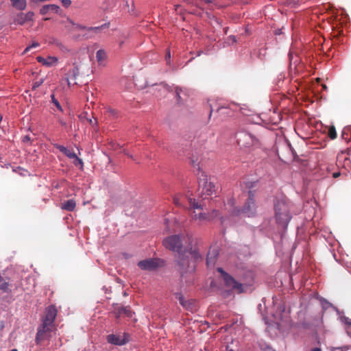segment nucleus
<instances>
[{
  "label": "nucleus",
  "mask_w": 351,
  "mask_h": 351,
  "mask_svg": "<svg viewBox=\"0 0 351 351\" xmlns=\"http://www.w3.org/2000/svg\"><path fill=\"white\" fill-rule=\"evenodd\" d=\"M52 326H51L47 323L42 322L41 325L38 328L35 339L36 343L37 344H39L43 340H44L45 333L51 331Z\"/></svg>",
  "instance_id": "9b49d317"
},
{
  "label": "nucleus",
  "mask_w": 351,
  "mask_h": 351,
  "mask_svg": "<svg viewBox=\"0 0 351 351\" xmlns=\"http://www.w3.org/2000/svg\"><path fill=\"white\" fill-rule=\"evenodd\" d=\"M124 152H125V154L126 155H128L130 158H133V156H132V155H130V154H129L128 152H126L125 151H124Z\"/></svg>",
  "instance_id": "37998d69"
},
{
  "label": "nucleus",
  "mask_w": 351,
  "mask_h": 351,
  "mask_svg": "<svg viewBox=\"0 0 351 351\" xmlns=\"http://www.w3.org/2000/svg\"><path fill=\"white\" fill-rule=\"evenodd\" d=\"M256 211V204L254 200V195L252 191H250L248 193V198L245 203L241 212L248 217L253 215Z\"/></svg>",
  "instance_id": "1a4fd4ad"
},
{
  "label": "nucleus",
  "mask_w": 351,
  "mask_h": 351,
  "mask_svg": "<svg viewBox=\"0 0 351 351\" xmlns=\"http://www.w3.org/2000/svg\"><path fill=\"white\" fill-rule=\"evenodd\" d=\"M107 341L109 343L117 345V346H123L127 343L130 340L129 334L124 332L122 335H108L107 336Z\"/></svg>",
  "instance_id": "9d476101"
},
{
  "label": "nucleus",
  "mask_w": 351,
  "mask_h": 351,
  "mask_svg": "<svg viewBox=\"0 0 351 351\" xmlns=\"http://www.w3.org/2000/svg\"><path fill=\"white\" fill-rule=\"evenodd\" d=\"M107 58L106 53L103 49H99L96 53V58L99 64H102Z\"/></svg>",
  "instance_id": "4be33fe9"
},
{
  "label": "nucleus",
  "mask_w": 351,
  "mask_h": 351,
  "mask_svg": "<svg viewBox=\"0 0 351 351\" xmlns=\"http://www.w3.org/2000/svg\"><path fill=\"white\" fill-rule=\"evenodd\" d=\"M182 92V88H176V95H177V97L178 99H179L180 98V93Z\"/></svg>",
  "instance_id": "f704fd0d"
},
{
  "label": "nucleus",
  "mask_w": 351,
  "mask_h": 351,
  "mask_svg": "<svg viewBox=\"0 0 351 351\" xmlns=\"http://www.w3.org/2000/svg\"><path fill=\"white\" fill-rule=\"evenodd\" d=\"M36 60L39 63L43 64L47 66H51L57 64L58 59L54 56H48L47 58H45L42 56L36 57Z\"/></svg>",
  "instance_id": "f3484780"
},
{
  "label": "nucleus",
  "mask_w": 351,
  "mask_h": 351,
  "mask_svg": "<svg viewBox=\"0 0 351 351\" xmlns=\"http://www.w3.org/2000/svg\"><path fill=\"white\" fill-rule=\"evenodd\" d=\"M61 2L62 5L66 8H68L71 4V0H61Z\"/></svg>",
  "instance_id": "72a5a7b5"
},
{
  "label": "nucleus",
  "mask_w": 351,
  "mask_h": 351,
  "mask_svg": "<svg viewBox=\"0 0 351 351\" xmlns=\"http://www.w3.org/2000/svg\"><path fill=\"white\" fill-rule=\"evenodd\" d=\"M12 5L19 10H23L26 8V0H10Z\"/></svg>",
  "instance_id": "412c9836"
},
{
  "label": "nucleus",
  "mask_w": 351,
  "mask_h": 351,
  "mask_svg": "<svg viewBox=\"0 0 351 351\" xmlns=\"http://www.w3.org/2000/svg\"><path fill=\"white\" fill-rule=\"evenodd\" d=\"M57 315V309L54 306H49L46 309L45 315L42 319V322L53 326Z\"/></svg>",
  "instance_id": "f8f14e48"
},
{
  "label": "nucleus",
  "mask_w": 351,
  "mask_h": 351,
  "mask_svg": "<svg viewBox=\"0 0 351 351\" xmlns=\"http://www.w3.org/2000/svg\"><path fill=\"white\" fill-rule=\"evenodd\" d=\"M79 74L80 68L76 63H74L73 68L69 71V73L66 75V76L65 77V80L69 86H71L72 85L77 84L75 82L72 84L71 80H75Z\"/></svg>",
  "instance_id": "4468645a"
},
{
  "label": "nucleus",
  "mask_w": 351,
  "mask_h": 351,
  "mask_svg": "<svg viewBox=\"0 0 351 351\" xmlns=\"http://www.w3.org/2000/svg\"><path fill=\"white\" fill-rule=\"evenodd\" d=\"M10 351H18V350L14 348V349L11 350Z\"/></svg>",
  "instance_id": "de8ad7c7"
},
{
  "label": "nucleus",
  "mask_w": 351,
  "mask_h": 351,
  "mask_svg": "<svg viewBox=\"0 0 351 351\" xmlns=\"http://www.w3.org/2000/svg\"><path fill=\"white\" fill-rule=\"evenodd\" d=\"M33 16L34 13L32 12H28L26 14L21 12L15 17L14 22L19 25H23L25 23L32 21Z\"/></svg>",
  "instance_id": "2eb2a0df"
},
{
  "label": "nucleus",
  "mask_w": 351,
  "mask_h": 351,
  "mask_svg": "<svg viewBox=\"0 0 351 351\" xmlns=\"http://www.w3.org/2000/svg\"><path fill=\"white\" fill-rule=\"evenodd\" d=\"M165 58H166V60L167 61V63H169V59L171 58V53H170V50L169 49H167Z\"/></svg>",
  "instance_id": "c9c22d12"
},
{
  "label": "nucleus",
  "mask_w": 351,
  "mask_h": 351,
  "mask_svg": "<svg viewBox=\"0 0 351 351\" xmlns=\"http://www.w3.org/2000/svg\"><path fill=\"white\" fill-rule=\"evenodd\" d=\"M340 321L341 323L344 324L346 326L350 327L351 326V319L349 317L345 316V315H341L339 317Z\"/></svg>",
  "instance_id": "bb28decb"
},
{
  "label": "nucleus",
  "mask_w": 351,
  "mask_h": 351,
  "mask_svg": "<svg viewBox=\"0 0 351 351\" xmlns=\"http://www.w3.org/2000/svg\"><path fill=\"white\" fill-rule=\"evenodd\" d=\"M226 351H234L232 349H229L228 346L226 348Z\"/></svg>",
  "instance_id": "a18cd8bd"
},
{
  "label": "nucleus",
  "mask_w": 351,
  "mask_h": 351,
  "mask_svg": "<svg viewBox=\"0 0 351 351\" xmlns=\"http://www.w3.org/2000/svg\"><path fill=\"white\" fill-rule=\"evenodd\" d=\"M106 27V24L104 25H101V27H91L90 29L92 30H98V29H101L102 27Z\"/></svg>",
  "instance_id": "58836bf2"
},
{
  "label": "nucleus",
  "mask_w": 351,
  "mask_h": 351,
  "mask_svg": "<svg viewBox=\"0 0 351 351\" xmlns=\"http://www.w3.org/2000/svg\"><path fill=\"white\" fill-rule=\"evenodd\" d=\"M274 208L277 223L282 227L286 228L291 219L288 199L285 198L277 199Z\"/></svg>",
  "instance_id": "f03ea898"
},
{
  "label": "nucleus",
  "mask_w": 351,
  "mask_h": 351,
  "mask_svg": "<svg viewBox=\"0 0 351 351\" xmlns=\"http://www.w3.org/2000/svg\"><path fill=\"white\" fill-rule=\"evenodd\" d=\"M182 240L179 235L168 237L163 241V245L167 249L176 252L178 254L184 251L182 250Z\"/></svg>",
  "instance_id": "423d86ee"
},
{
  "label": "nucleus",
  "mask_w": 351,
  "mask_h": 351,
  "mask_svg": "<svg viewBox=\"0 0 351 351\" xmlns=\"http://www.w3.org/2000/svg\"><path fill=\"white\" fill-rule=\"evenodd\" d=\"M208 214V218L209 221H211L214 219L216 217H218L219 216V210H213L210 213H207Z\"/></svg>",
  "instance_id": "c756f323"
},
{
  "label": "nucleus",
  "mask_w": 351,
  "mask_h": 351,
  "mask_svg": "<svg viewBox=\"0 0 351 351\" xmlns=\"http://www.w3.org/2000/svg\"><path fill=\"white\" fill-rule=\"evenodd\" d=\"M202 257L197 247H187L182 252L177 254L176 256V269L183 276L184 274L193 273L195 269V264L202 261Z\"/></svg>",
  "instance_id": "f257e3e1"
},
{
  "label": "nucleus",
  "mask_w": 351,
  "mask_h": 351,
  "mask_svg": "<svg viewBox=\"0 0 351 351\" xmlns=\"http://www.w3.org/2000/svg\"><path fill=\"white\" fill-rule=\"evenodd\" d=\"M54 147L69 158H73L76 157L77 154L75 152L71 151L63 145L56 144Z\"/></svg>",
  "instance_id": "6ab92c4d"
},
{
  "label": "nucleus",
  "mask_w": 351,
  "mask_h": 351,
  "mask_svg": "<svg viewBox=\"0 0 351 351\" xmlns=\"http://www.w3.org/2000/svg\"><path fill=\"white\" fill-rule=\"evenodd\" d=\"M51 101H52L53 104L57 107V108L58 110H60V111L62 110V107H61L59 101L55 98L53 95H51Z\"/></svg>",
  "instance_id": "473e14b6"
},
{
  "label": "nucleus",
  "mask_w": 351,
  "mask_h": 351,
  "mask_svg": "<svg viewBox=\"0 0 351 351\" xmlns=\"http://www.w3.org/2000/svg\"><path fill=\"white\" fill-rule=\"evenodd\" d=\"M314 324L313 322H311L309 319H304L303 321H301L300 323V325L301 327H302L304 329H309L312 327V326Z\"/></svg>",
  "instance_id": "a878e982"
},
{
  "label": "nucleus",
  "mask_w": 351,
  "mask_h": 351,
  "mask_svg": "<svg viewBox=\"0 0 351 351\" xmlns=\"http://www.w3.org/2000/svg\"><path fill=\"white\" fill-rule=\"evenodd\" d=\"M30 141V137L29 136H25L23 138V142L27 143Z\"/></svg>",
  "instance_id": "e433bc0d"
},
{
  "label": "nucleus",
  "mask_w": 351,
  "mask_h": 351,
  "mask_svg": "<svg viewBox=\"0 0 351 351\" xmlns=\"http://www.w3.org/2000/svg\"><path fill=\"white\" fill-rule=\"evenodd\" d=\"M328 136L331 139L337 138V132L334 126H330L328 129Z\"/></svg>",
  "instance_id": "c85d7f7f"
},
{
  "label": "nucleus",
  "mask_w": 351,
  "mask_h": 351,
  "mask_svg": "<svg viewBox=\"0 0 351 351\" xmlns=\"http://www.w3.org/2000/svg\"><path fill=\"white\" fill-rule=\"evenodd\" d=\"M60 123H61L62 125H65V123H64V122H63V121H60Z\"/></svg>",
  "instance_id": "49530a36"
},
{
  "label": "nucleus",
  "mask_w": 351,
  "mask_h": 351,
  "mask_svg": "<svg viewBox=\"0 0 351 351\" xmlns=\"http://www.w3.org/2000/svg\"><path fill=\"white\" fill-rule=\"evenodd\" d=\"M176 298L179 300L180 304L184 308H189V303L188 302L184 300V298L183 295L180 293H176Z\"/></svg>",
  "instance_id": "393cba45"
},
{
  "label": "nucleus",
  "mask_w": 351,
  "mask_h": 351,
  "mask_svg": "<svg viewBox=\"0 0 351 351\" xmlns=\"http://www.w3.org/2000/svg\"><path fill=\"white\" fill-rule=\"evenodd\" d=\"M107 112H108V113H110V114H112V115H115V114H116V112H115V110H112V109H111V108H108V109H107Z\"/></svg>",
  "instance_id": "4c0bfd02"
},
{
  "label": "nucleus",
  "mask_w": 351,
  "mask_h": 351,
  "mask_svg": "<svg viewBox=\"0 0 351 351\" xmlns=\"http://www.w3.org/2000/svg\"><path fill=\"white\" fill-rule=\"evenodd\" d=\"M198 191L202 197L206 198L207 196L212 195L216 192V186L208 180L207 175L204 171L200 170L199 167H198Z\"/></svg>",
  "instance_id": "20e7f679"
},
{
  "label": "nucleus",
  "mask_w": 351,
  "mask_h": 351,
  "mask_svg": "<svg viewBox=\"0 0 351 351\" xmlns=\"http://www.w3.org/2000/svg\"><path fill=\"white\" fill-rule=\"evenodd\" d=\"M217 271L221 274L224 285L230 290L224 291L222 294L224 297H228L231 295V291H236L241 293L244 291L243 285L238 282L232 276L226 273L222 268H217Z\"/></svg>",
  "instance_id": "7ed1b4c3"
},
{
  "label": "nucleus",
  "mask_w": 351,
  "mask_h": 351,
  "mask_svg": "<svg viewBox=\"0 0 351 351\" xmlns=\"http://www.w3.org/2000/svg\"><path fill=\"white\" fill-rule=\"evenodd\" d=\"M311 351H322V350L319 348H315L312 349Z\"/></svg>",
  "instance_id": "79ce46f5"
},
{
  "label": "nucleus",
  "mask_w": 351,
  "mask_h": 351,
  "mask_svg": "<svg viewBox=\"0 0 351 351\" xmlns=\"http://www.w3.org/2000/svg\"><path fill=\"white\" fill-rule=\"evenodd\" d=\"M39 46H40V44H39L38 43H37V42H34V43H32V45H29V46L27 47L25 49V50H24V51H23V54H25V53H27L29 51H30V49H31L32 48H34V47H39Z\"/></svg>",
  "instance_id": "7c9ffc66"
},
{
  "label": "nucleus",
  "mask_w": 351,
  "mask_h": 351,
  "mask_svg": "<svg viewBox=\"0 0 351 351\" xmlns=\"http://www.w3.org/2000/svg\"><path fill=\"white\" fill-rule=\"evenodd\" d=\"M237 143L241 146L251 147L258 143V139L250 133L239 132L236 135Z\"/></svg>",
  "instance_id": "0eeeda50"
},
{
  "label": "nucleus",
  "mask_w": 351,
  "mask_h": 351,
  "mask_svg": "<svg viewBox=\"0 0 351 351\" xmlns=\"http://www.w3.org/2000/svg\"><path fill=\"white\" fill-rule=\"evenodd\" d=\"M182 198V196L181 195H176L173 197V202L175 205L177 206H182V202L181 199Z\"/></svg>",
  "instance_id": "cd10ccee"
},
{
  "label": "nucleus",
  "mask_w": 351,
  "mask_h": 351,
  "mask_svg": "<svg viewBox=\"0 0 351 351\" xmlns=\"http://www.w3.org/2000/svg\"><path fill=\"white\" fill-rule=\"evenodd\" d=\"M89 123H90L91 125L97 124V120H96V119H95V121H93L92 119H90V120H89Z\"/></svg>",
  "instance_id": "a19ab883"
},
{
  "label": "nucleus",
  "mask_w": 351,
  "mask_h": 351,
  "mask_svg": "<svg viewBox=\"0 0 351 351\" xmlns=\"http://www.w3.org/2000/svg\"><path fill=\"white\" fill-rule=\"evenodd\" d=\"M113 314L116 318H119L122 315H125L128 317H132L133 312L131 311L130 306H121L118 304L114 306Z\"/></svg>",
  "instance_id": "ddd939ff"
},
{
  "label": "nucleus",
  "mask_w": 351,
  "mask_h": 351,
  "mask_svg": "<svg viewBox=\"0 0 351 351\" xmlns=\"http://www.w3.org/2000/svg\"><path fill=\"white\" fill-rule=\"evenodd\" d=\"M213 108H210V114H209V118H210L211 115H212V113H213Z\"/></svg>",
  "instance_id": "c03bdc74"
},
{
  "label": "nucleus",
  "mask_w": 351,
  "mask_h": 351,
  "mask_svg": "<svg viewBox=\"0 0 351 351\" xmlns=\"http://www.w3.org/2000/svg\"><path fill=\"white\" fill-rule=\"evenodd\" d=\"M138 266L143 270L153 271L163 266V261L160 258H147L138 263Z\"/></svg>",
  "instance_id": "6e6552de"
},
{
  "label": "nucleus",
  "mask_w": 351,
  "mask_h": 351,
  "mask_svg": "<svg viewBox=\"0 0 351 351\" xmlns=\"http://www.w3.org/2000/svg\"><path fill=\"white\" fill-rule=\"evenodd\" d=\"M61 23L64 27V28L66 29L68 31H73L76 29H85L84 27H83L79 24L75 23L69 18H66L65 20H62L61 21Z\"/></svg>",
  "instance_id": "dca6fc26"
},
{
  "label": "nucleus",
  "mask_w": 351,
  "mask_h": 351,
  "mask_svg": "<svg viewBox=\"0 0 351 351\" xmlns=\"http://www.w3.org/2000/svg\"><path fill=\"white\" fill-rule=\"evenodd\" d=\"M204 3H214V5L217 8H221L223 6L217 3H214L213 0H197L196 5L199 7L204 5Z\"/></svg>",
  "instance_id": "b1692460"
},
{
  "label": "nucleus",
  "mask_w": 351,
  "mask_h": 351,
  "mask_svg": "<svg viewBox=\"0 0 351 351\" xmlns=\"http://www.w3.org/2000/svg\"><path fill=\"white\" fill-rule=\"evenodd\" d=\"M216 256L217 253L215 251L208 252L206 258V264L208 267L215 264Z\"/></svg>",
  "instance_id": "5701e85b"
},
{
  "label": "nucleus",
  "mask_w": 351,
  "mask_h": 351,
  "mask_svg": "<svg viewBox=\"0 0 351 351\" xmlns=\"http://www.w3.org/2000/svg\"><path fill=\"white\" fill-rule=\"evenodd\" d=\"M188 201L190 205V215L192 219L202 224L204 222L209 221V217L207 213L197 212V210H202L203 206L199 204L195 199L189 197Z\"/></svg>",
  "instance_id": "39448f33"
},
{
  "label": "nucleus",
  "mask_w": 351,
  "mask_h": 351,
  "mask_svg": "<svg viewBox=\"0 0 351 351\" xmlns=\"http://www.w3.org/2000/svg\"><path fill=\"white\" fill-rule=\"evenodd\" d=\"M76 206L75 201L73 199H69L62 204L61 208L67 211H73Z\"/></svg>",
  "instance_id": "aec40b11"
},
{
  "label": "nucleus",
  "mask_w": 351,
  "mask_h": 351,
  "mask_svg": "<svg viewBox=\"0 0 351 351\" xmlns=\"http://www.w3.org/2000/svg\"><path fill=\"white\" fill-rule=\"evenodd\" d=\"M333 178H338L339 176H340V173L339 172H335L333 173Z\"/></svg>",
  "instance_id": "ea45409f"
},
{
  "label": "nucleus",
  "mask_w": 351,
  "mask_h": 351,
  "mask_svg": "<svg viewBox=\"0 0 351 351\" xmlns=\"http://www.w3.org/2000/svg\"><path fill=\"white\" fill-rule=\"evenodd\" d=\"M59 10L60 7L58 5L55 4H49L43 5L40 10V13L42 15H45L50 12L57 13Z\"/></svg>",
  "instance_id": "a211bd4d"
},
{
  "label": "nucleus",
  "mask_w": 351,
  "mask_h": 351,
  "mask_svg": "<svg viewBox=\"0 0 351 351\" xmlns=\"http://www.w3.org/2000/svg\"><path fill=\"white\" fill-rule=\"evenodd\" d=\"M73 159H74L73 164L76 167H78V166H80L81 167H83L82 160L79 158L77 155H76V157L73 158Z\"/></svg>",
  "instance_id": "2f4dec72"
}]
</instances>
